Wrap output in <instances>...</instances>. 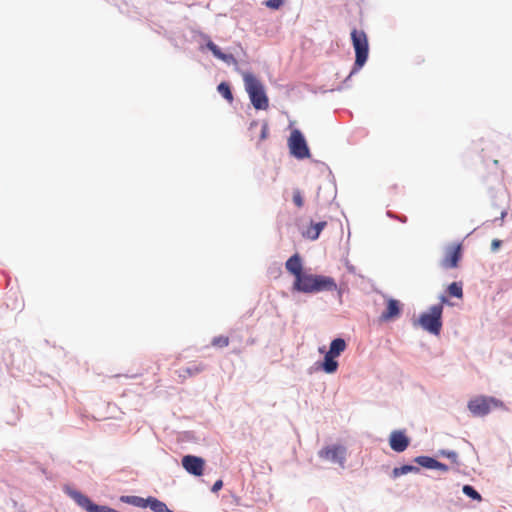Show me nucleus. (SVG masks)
<instances>
[{
	"label": "nucleus",
	"mask_w": 512,
	"mask_h": 512,
	"mask_svg": "<svg viewBox=\"0 0 512 512\" xmlns=\"http://www.w3.org/2000/svg\"><path fill=\"white\" fill-rule=\"evenodd\" d=\"M121 501L131 504L136 507L146 508L148 507V498L144 499L138 496H122Z\"/></svg>",
	"instance_id": "18"
},
{
	"label": "nucleus",
	"mask_w": 512,
	"mask_h": 512,
	"mask_svg": "<svg viewBox=\"0 0 512 512\" xmlns=\"http://www.w3.org/2000/svg\"><path fill=\"white\" fill-rule=\"evenodd\" d=\"M346 348L347 344L343 338H336L331 342L329 350L326 352L324 361L321 364L324 372L332 374L337 371L338 361L336 358L339 357Z\"/></svg>",
	"instance_id": "5"
},
{
	"label": "nucleus",
	"mask_w": 512,
	"mask_h": 512,
	"mask_svg": "<svg viewBox=\"0 0 512 512\" xmlns=\"http://www.w3.org/2000/svg\"><path fill=\"white\" fill-rule=\"evenodd\" d=\"M293 289L298 292L312 294L323 291H336L338 286L332 277L304 273L298 279H294Z\"/></svg>",
	"instance_id": "1"
},
{
	"label": "nucleus",
	"mask_w": 512,
	"mask_h": 512,
	"mask_svg": "<svg viewBox=\"0 0 512 512\" xmlns=\"http://www.w3.org/2000/svg\"><path fill=\"white\" fill-rule=\"evenodd\" d=\"M207 48L212 52V54L222 60L223 62L227 63V64H233V65H236L237 64V60L236 58L232 55V54H226V53H223L219 47L214 44L212 41H209L207 43Z\"/></svg>",
	"instance_id": "15"
},
{
	"label": "nucleus",
	"mask_w": 512,
	"mask_h": 512,
	"mask_svg": "<svg viewBox=\"0 0 512 512\" xmlns=\"http://www.w3.org/2000/svg\"><path fill=\"white\" fill-rule=\"evenodd\" d=\"M443 455H445L447 458H449L453 463H457L458 455L454 451H448V452H442Z\"/></svg>",
	"instance_id": "28"
},
{
	"label": "nucleus",
	"mask_w": 512,
	"mask_h": 512,
	"mask_svg": "<svg viewBox=\"0 0 512 512\" xmlns=\"http://www.w3.org/2000/svg\"><path fill=\"white\" fill-rule=\"evenodd\" d=\"M265 5L271 9H279L283 5V0H267Z\"/></svg>",
	"instance_id": "27"
},
{
	"label": "nucleus",
	"mask_w": 512,
	"mask_h": 512,
	"mask_svg": "<svg viewBox=\"0 0 512 512\" xmlns=\"http://www.w3.org/2000/svg\"><path fill=\"white\" fill-rule=\"evenodd\" d=\"M434 469L441 470L443 472H447L448 471V466L446 464H444V463L436 461Z\"/></svg>",
	"instance_id": "30"
},
{
	"label": "nucleus",
	"mask_w": 512,
	"mask_h": 512,
	"mask_svg": "<svg viewBox=\"0 0 512 512\" xmlns=\"http://www.w3.org/2000/svg\"><path fill=\"white\" fill-rule=\"evenodd\" d=\"M72 497L87 512H93V507L97 506V504H94L87 496L80 492H73Z\"/></svg>",
	"instance_id": "16"
},
{
	"label": "nucleus",
	"mask_w": 512,
	"mask_h": 512,
	"mask_svg": "<svg viewBox=\"0 0 512 512\" xmlns=\"http://www.w3.org/2000/svg\"><path fill=\"white\" fill-rule=\"evenodd\" d=\"M351 40L355 50V69H360L367 61L369 53L368 37L363 30L353 29Z\"/></svg>",
	"instance_id": "4"
},
{
	"label": "nucleus",
	"mask_w": 512,
	"mask_h": 512,
	"mask_svg": "<svg viewBox=\"0 0 512 512\" xmlns=\"http://www.w3.org/2000/svg\"><path fill=\"white\" fill-rule=\"evenodd\" d=\"M286 270L294 276L295 279H298L303 272V264L302 258L298 253L292 255L285 263Z\"/></svg>",
	"instance_id": "13"
},
{
	"label": "nucleus",
	"mask_w": 512,
	"mask_h": 512,
	"mask_svg": "<svg viewBox=\"0 0 512 512\" xmlns=\"http://www.w3.org/2000/svg\"><path fill=\"white\" fill-rule=\"evenodd\" d=\"M441 304L433 305L429 308V311L423 313L419 317L420 326L434 334L438 335L442 328V313H443V303H449L448 299L445 296L440 297Z\"/></svg>",
	"instance_id": "3"
},
{
	"label": "nucleus",
	"mask_w": 512,
	"mask_h": 512,
	"mask_svg": "<svg viewBox=\"0 0 512 512\" xmlns=\"http://www.w3.org/2000/svg\"><path fill=\"white\" fill-rule=\"evenodd\" d=\"M462 490H463V493L465 495H467L468 497H470L474 500H477V501L482 500L481 495L472 486L464 485Z\"/></svg>",
	"instance_id": "24"
},
{
	"label": "nucleus",
	"mask_w": 512,
	"mask_h": 512,
	"mask_svg": "<svg viewBox=\"0 0 512 512\" xmlns=\"http://www.w3.org/2000/svg\"><path fill=\"white\" fill-rule=\"evenodd\" d=\"M410 440L403 431L395 430L390 434L389 444L393 451L403 452L409 446Z\"/></svg>",
	"instance_id": "12"
},
{
	"label": "nucleus",
	"mask_w": 512,
	"mask_h": 512,
	"mask_svg": "<svg viewBox=\"0 0 512 512\" xmlns=\"http://www.w3.org/2000/svg\"><path fill=\"white\" fill-rule=\"evenodd\" d=\"M217 90L229 103L233 102V94L228 83L221 82L218 85Z\"/></svg>",
	"instance_id": "22"
},
{
	"label": "nucleus",
	"mask_w": 512,
	"mask_h": 512,
	"mask_svg": "<svg viewBox=\"0 0 512 512\" xmlns=\"http://www.w3.org/2000/svg\"><path fill=\"white\" fill-rule=\"evenodd\" d=\"M229 343H230L229 337L223 336V335L214 337L212 340V345L214 347H218V348L227 347L229 345Z\"/></svg>",
	"instance_id": "23"
},
{
	"label": "nucleus",
	"mask_w": 512,
	"mask_h": 512,
	"mask_svg": "<svg viewBox=\"0 0 512 512\" xmlns=\"http://www.w3.org/2000/svg\"><path fill=\"white\" fill-rule=\"evenodd\" d=\"M243 80L253 107L257 110H266L269 107V99L262 82L249 72L243 74Z\"/></svg>",
	"instance_id": "2"
},
{
	"label": "nucleus",
	"mask_w": 512,
	"mask_h": 512,
	"mask_svg": "<svg viewBox=\"0 0 512 512\" xmlns=\"http://www.w3.org/2000/svg\"><path fill=\"white\" fill-rule=\"evenodd\" d=\"M182 466L188 473L194 476H201L204 471L205 461L198 456L186 455L182 458Z\"/></svg>",
	"instance_id": "10"
},
{
	"label": "nucleus",
	"mask_w": 512,
	"mask_h": 512,
	"mask_svg": "<svg viewBox=\"0 0 512 512\" xmlns=\"http://www.w3.org/2000/svg\"><path fill=\"white\" fill-rule=\"evenodd\" d=\"M293 202L298 208H302L304 205V199L299 189L293 191Z\"/></svg>",
	"instance_id": "25"
},
{
	"label": "nucleus",
	"mask_w": 512,
	"mask_h": 512,
	"mask_svg": "<svg viewBox=\"0 0 512 512\" xmlns=\"http://www.w3.org/2000/svg\"><path fill=\"white\" fill-rule=\"evenodd\" d=\"M414 461L424 468L434 469L437 460L429 456H418Z\"/></svg>",
	"instance_id": "21"
},
{
	"label": "nucleus",
	"mask_w": 512,
	"mask_h": 512,
	"mask_svg": "<svg viewBox=\"0 0 512 512\" xmlns=\"http://www.w3.org/2000/svg\"><path fill=\"white\" fill-rule=\"evenodd\" d=\"M223 487V481L217 480L212 486V492H218Z\"/></svg>",
	"instance_id": "31"
},
{
	"label": "nucleus",
	"mask_w": 512,
	"mask_h": 512,
	"mask_svg": "<svg viewBox=\"0 0 512 512\" xmlns=\"http://www.w3.org/2000/svg\"><path fill=\"white\" fill-rule=\"evenodd\" d=\"M318 455L322 459L338 463L341 467H344L346 449L341 445L326 446L319 451Z\"/></svg>",
	"instance_id": "9"
},
{
	"label": "nucleus",
	"mask_w": 512,
	"mask_h": 512,
	"mask_svg": "<svg viewBox=\"0 0 512 512\" xmlns=\"http://www.w3.org/2000/svg\"><path fill=\"white\" fill-rule=\"evenodd\" d=\"M268 134H269L268 123L267 122H263L262 125H261V133H260V136H259L257 142L260 143V142L264 141L265 139H267Z\"/></svg>",
	"instance_id": "26"
},
{
	"label": "nucleus",
	"mask_w": 512,
	"mask_h": 512,
	"mask_svg": "<svg viewBox=\"0 0 512 512\" xmlns=\"http://www.w3.org/2000/svg\"><path fill=\"white\" fill-rule=\"evenodd\" d=\"M290 153L298 159L308 158L310 151L302 133L295 129L291 132L288 139Z\"/></svg>",
	"instance_id": "7"
},
{
	"label": "nucleus",
	"mask_w": 512,
	"mask_h": 512,
	"mask_svg": "<svg viewBox=\"0 0 512 512\" xmlns=\"http://www.w3.org/2000/svg\"><path fill=\"white\" fill-rule=\"evenodd\" d=\"M503 406L500 400L486 396H478L468 402V409L474 416H485L491 409Z\"/></svg>",
	"instance_id": "6"
},
{
	"label": "nucleus",
	"mask_w": 512,
	"mask_h": 512,
	"mask_svg": "<svg viewBox=\"0 0 512 512\" xmlns=\"http://www.w3.org/2000/svg\"><path fill=\"white\" fill-rule=\"evenodd\" d=\"M402 304L399 300L388 298L386 301V309L381 313L379 319L382 322H389L400 317Z\"/></svg>",
	"instance_id": "11"
},
{
	"label": "nucleus",
	"mask_w": 512,
	"mask_h": 512,
	"mask_svg": "<svg viewBox=\"0 0 512 512\" xmlns=\"http://www.w3.org/2000/svg\"><path fill=\"white\" fill-rule=\"evenodd\" d=\"M411 472H419V468L412 465H403L401 467H395L392 471V475L394 478L400 477L401 475H405Z\"/></svg>",
	"instance_id": "20"
},
{
	"label": "nucleus",
	"mask_w": 512,
	"mask_h": 512,
	"mask_svg": "<svg viewBox=\"0 0 512 512\" xmlns=\"http://www.w3.org/2000/svg\"><path fill=\"white\" fill-rule=\"evenodd\" d=\"M202 370H203V367H202V366H201V367L193 366L192 368H187V369L185 370V372H186L188 375H193V374H196V373H198V372H200V371H202Z\"/></svg>",
	"instance_id": "29"
},
{
	"label": "nucleus",
	"mask_w": 512,
	"mask_h": 512,
	"mask_svg": "<svg viewBox=\"0 0 512 512\" xmlns=\"http://www.w3.org/2000/svg\"><path fill=\"white\" fill-rule=\"evenodd\" d=\"M500 244H501V241H500V240H493V241H492V247H493V249L498 248V247L500 246Z\"/></svg>",
	"instance_id": "32"
},
{
	"label": "nucleus",
	"mask_w": 512,
	"mask_h": 512,
	"mask_svg": "<svg viewBox=\"0 0 512 512\" xmlns=\"http://www.w3.org/2000/svg\"><path fill=\"white\" fill-rule=\"evenodd\" d=\"M258 124H259V123H258L257 121H255V120H254V121H252V122L250 123V127H249V129H250V130H252L253 128L257 127V126H258Z\"/></svg>",
	"instance_id": "33"
},
{
	"label": "nucleus",
	"mask_w": 512,
	"mask_h": 512,
	"mask_svg": "<svg viewBox=\"0 0 512 512\" xmlns=\"http://www.w3.org/2000/svg\"><path fill=\"white\" fill-rule=\"evenodd\" d=\"M327 226L326 221L313 222L309 224V226L302 231V236L308 240L315 241L319 238L322 230Z\"/></svg>",
	"instance_id": "14"
},
{
	"label": "nucleus",
	"mask_w": 512,
	"mask_h": 512,
	"mask_svg": "<svg viewBox=\"0 0 512 512\" xmlns=\"http://www.w3.org/2000/svg\"><path fill=\"white\" fill-rule=\"evenodd\" d=\"M462 258V244L453 243L445 248V255L441 260V267L445 269L457 268Z\"/></svg>",
	"instance_id": "8"
},
{
	"label": "nucleus",
	"mask_w": 512,
	"mask_h": 512,
	"mask_svg": "<svg viewBox=\"0 0 512 512\" xmlns=\"http://www.w3.org/2000/svg\"><path fill=\"white\" fill-rule=\"evenodd\" d=\"M148 507L154 512H174L164 502L154 497H148Z\"/></svg>",
	"instance_id": "17"
},
{
	"label": "nucleus",
	"mask_w": 512,
	"mask_h": 512,
	"mask_svg": "<svg viewBox=\"0 0 512 512\" xmlns=\"http://www.w3.org/2000/svg\"><path fill=\"white\" fill-rule=\"evenodd\" d=\"M447 293L451 297L463 298V285L461 282H453L447 287Z\"/></svg>",
	"instance_id": "19"
}]
</instances>
